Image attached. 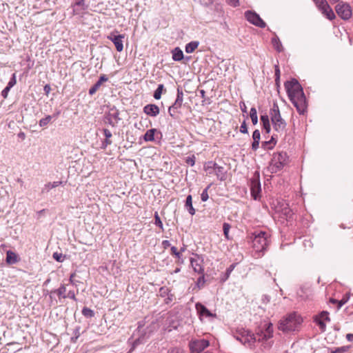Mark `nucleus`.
Returning a JSON list of instances; mask_svg holds the SVG:
<instances>
[{
    "mask_svg": "<svg viewBox=\"0 0 353 353\" xmlns=\"http://www.w3.org/2000/svg\"><path fill=\"white\" fill-rule=\"evenodd\" d=\"M45 92L48 94L51 90L50 86L49 85H46L43 88Z\"/></svg>",
    "mask_w": 353,
    "mask_h": 353,
    "instance_id": "60",
    "label": "nucleus"
},
{
    "mask_svg": "<svg viewBox=\"0 0 353 353\" xmlns=\"http://www.w3.org/2000/svg\"><path fill=\"white\" fill-rule=\"evenodd\" d=\"M203 259H200L199 256L196 258H191L190 263L194 272L199 274H203L204 268L202 265Z\"/></svg>",
    "mask_w": 353,
    "mask_h": 353,
    "instance_id": "16",
    "label": "nucleus"
},
{
    "mask_svg": "<svg viewBox=\"0 0 353 353\" xmlns=\"http://www.w3.org/2000/svg\"><path fill=\"white\" fill-rule=\"evenodd\" d=\"M182 102H183V93L179 92V90H178L177 97L175 100V102L172 105H170L168 107V110H171V108H174V109L180 108L181 106Z\"/></svg>",
    "mask_w": 353,
    "mask_h": 353,
    "instance_id": "22",
    "label": "nucleus"
},
{
    "mask_svg": "<svg viewBox=\"0 0 353 353\" xmlns=\"http://www.w3.org/2000/svg\"><path fill=\"white\" fill-rule=\"evenodd\" d=\"M275 81L276 83L278 84L279 79H280V70L278 65H275Z\"/></svg>",
    "mask_w": 353,
    "mask_h": 353,
    "instance_id": "44",
    "label": "nucleus"
},
{
    "mask_svg": "<svg viewBox=\"0 0 353 353\" xmlns=\"http://www.w3.org/2000/svg\"><path fill=\"white\" fill-rule=\"evenodd\" d=\"M67 297L73 299L74 301H77L75 293L74 291H69L68 294L66 295V298Z\"/></svg>",
    "mask_w": 353,
    "mask_h": 353,
    "instance_id": "54",
    "label": "nucleus"
},
{
    "mask_svg": "<svg viewBox=\"0 0 353 353\" xmlns=\"http://www.w3.org/2000/svg\"><path fill=\"white\" fill-rule=\"evenodd\" d=\"M82 314L85 317H92L94 314L93 310L88 307H83L82 310Z\"/></svg>",
    "mask_w": 353,
    "mask_h": 353,
    "instance_id": "35",
    "label": "nucleus"
},
{
    "mask_svg": "<svg viewBox=\"0 0 353 353\" xmlns=\"http://www.w3.org/2000/svg\"><path fill=\"white\" fill-rule=\"evenodd\" d=\"M52 257L54 260H56L58 262H63L65 259V255H63L61 253L59 252L53 253Z\"/></svg>",
    "mask_w": 353,
    "mask_h": 353,
    "instance_id": "36",
    "label": "nucleus"
},
{
    "mask_svg": "<svg viewBox=\"0 0 353 353\" xmlns=\"http://www.w3.org/2000/svg\"><path fill=\"white\" fill-rule=\"evenodd\" d=\"M245 19L252 24L260 27H265V22L260 17V16L255 12L252 10H248L245 12Z\"/></svg>",
    "mask_w": 353,
    "mask_h": 353,
    "instance_id": "9",
    "label": "nucleus"
},
{
    "mask_svg": "<svg viewBox=\"0 0 353 353\" xmlns=\"http://www.w3.org/2000/svg\"><path fill=\"white\" fill-rule=\"evenodd\" d=\"M163 91L165 92V89L164 88L163 84H159L157 90L154 91V95H153L154 98L155 99H161V94H162Z\"/></svg>",
    "mask_w": 353,
    "mask_h": 353,
    "instance_id": "33",
    "label": "nucleus"
},
{
    "mask_svg": "<svg viewBox=\"0 0 353 353\" xmlns=\"http://www.w3.org/2000/svg\"><path fill=\"white\" fill-rule=\"evenodd\" d=\"M97 90H98L94 86H92L89 90V94L90 95H93L94 94H95L97 92Z\"/></svg>",
    "mask_w": 353,
    "mask_h": 353,
    "instance_id": "58",
    "label": "nucleus"
},
{
    "mask_svg": "<svg viewBox=\"0 0 353 353\" xmlns=\"http://www.w3.org/2000/svg\"><path fill=\"white\" fill-rule=\"evenodd\" d=\"M272 43L276 51L281 52L283 50L282 44L276 36L272 39Z\"/></svg>",
    "mask_w": 353,
    "mask_h": 353,
    "instance_id": "31",
    "label": "nucleus"
},
{
    "mask_svg": "<svg viewBox=\"0 0 353 353\" xmlns=\"http://www.w3.org/2000/svg\"><path fill=\"white\" fill-rule=\"evenodd\" d=\"M210 345L208 340L201 339H192L189 343V347L192 353H200Z\"/></svg>",
    "mask_w": 353,
    "mask_h": 353,
    "instance_id": "6",
    "label": "nucleus"
},
{
    "mask_svg": "<svg viewBox=\"0 0 353 353\" xmlns=\"http://www.w3.org/2000/svg\"><path fill=\"white\" fill-rule=\"evenodd\" d=\"M215 172V174L217 178L221 181H224L226 179L225 172L224 170V168L217 165L216 163H213V166L212 167Z\"/></svg>",
    "mask_w": 353,
    "mask_h": 353,
    "instance_id": "20",
    "label": "nucleus"
},
{
    "mask_svg": "<svg viewBox=\"0 0 353 353\" xmlns=\"http://www.w3.org/2000/svg\"><path fill=\"white\" fill-rule=\"evenodd\" d=\"M260 119H261V123H262L263 126L265 128V114H261L260 116Z\"/></svg>",
    "mask_w": 353,
    "mask_h": 353,
    "instance_id": "62",
    "label": "nucleus"
},
{
    "mask_svg": "<svg viewBox=\"0 0 353 353\" xmlns=\"http://www.w3.org/2000/svg\"><path fill=\"white\" fill-rule=\"evenodd\" d=\"M185 206L191 215H194L195 214V209L192 205V197L191 195H188L186 197Z\"/></svg>",
    "mask_w": 353,
    "mask_h": 353,
    "instance_id": "26",
    "label": "nucleus"
},
{
    "mask_svg": "<svg viewBox=\"0 0 353 353\" xmlns=\"http://www.w3.org/2000/svg\"><path fill=\"white\" fill-rule=\"evenodd\" d=\"M17 261V255L12 251H8L6 253V262L9 264H14Z\"/></svg>",
    "mask_w": 353,
    "mask_h": 353,
    "instance_id": "27",
    "label": "nucleus"
},
{
    "mask_svg": "<svg viewBox=\"0 0 353 353\" xmlns=\"http://www.w3.org/2000/svg\"><path fill=\"white\" fill-rule=\"evenodd\" d=\"M57 118V114L48 115L39 121V125L43 128H46L50 123L54 122Z\"/></svg>",
    "mask_w": 353,
    "mask_h": 353,
    "instance_id": "21",
    "label": "nucleus"
},
{
    "mask_svg": "<svg viewBox=\"0 0 353 353\" xmlns=\"http://www.w3.org/2000/svg\"><path fill=\"white\" fill-rule=\"evenodd\" d=\"M197 313L200 316L212 317L215 316L205 305L201 303H197L195 305Z\"/></svg>",
    "mask_w": 353,
    "mask_h": 353,
    "instance_id": "18",
    "label": "nucleus"
},
{
    "mask_svg": "<svg viewBox=\"0 0 353 353\" xmlns=\"http://www.w3.org/2000/svg\"><path fill=\"white\" fill-rule=\"evenodd\" d=\"M54 292L58 295L59 299L66 298V287L65 285H61Z\"/></svg>",
    "mask_w": 353,
    "mask_h": 353,
    "instance_id": "32",
    "label": "nucleus"
},
{
    "mask_svg": "<svg viewBox=\"0 0 353 353\" xmlns=\"http://www.w3.org/2000/svg\"><path fill=\"white\" fill-rule=\"evenodd\" d=\"M148 114L152 117H156L159 112H145Z\"/></svg>",
    "mask_w": 353,
    "mask_h": 353,
    "instance_id": "63",
    "label": "nucleus"
},
{
    "mask_svg": "<svg viewBox=\"0 0 353 353\" xmlns=\"http://www.w3.org/2000/svg\"><path fill=\"white\" fill-rule=\"evenodd\" d=\"M230 228H231L230 225L228 223H224L223 225V234L227 239H230L229 231H230Z\"/></svg>",
    "mask_w": 353,
    "mask_h": 353,
    "instance_id": "37",
    "label": "nucleus"
},
{
    "mask_svg": "<svg viewBox=\"0 0 353 353\" xmlns=\"http://www.w3.org/2000/svg\"><path fill=\"white\" fill-rule=\"evenodd\" d=\"M276 205L274 203V201L270 204L271 208L274 209L276 212L281 214V216H283L286 220L292 219L294 214L288 204L279 200H276Z\"/></svg>",
    "mask_w": 353,
    "mask_h": 353,
    "instance_id": "5",
    "label": "nucleus"
},
{
    "mask_svg": "<svg viewBox=\"0 0 353 353\" xmlns=\"http://www.w3.org/2000/svg\"><path fill=\"white\" fill-rule=\"evenodd\" d=\"M265 339V334L261 332L259 334V332L248 336L247 341L249 343L252 342L253 343L261 344V345H263V340Z\"/></svg>",
    "mask_w": 353,
    "mask_h": 353,
    "instance_id": "19",
    "label": "nucleus"
},
{
    "mask_svg": "<svg viewBox=\"0 0 353 353\" xmlns=\"http://www.w3.org/2000/svg\"><path fill=\"white\" fill-rule=\"evenodd\" d=\"M108 81V78L107 77V76L105 74H102L99 77V79L94 84L93 86H94L97 90H99L101 86L102 83Z\"/></svg>",
    "mask_w": 353,
    "mask_h": 353,
    "instance_id": "34",
    "label": "nucleus"
},
{
    "mask_svg": "<svg viewBox=\"0 0 353 353\" xmlns=\"http://www.w3.org/2000/svg\"><path fill=\"white\" fill-rule=\"evenodd\" d=\"M235 268V264H232L229 266V268L226 270L225 275H226V279L230 276L231 272L233 271V270Z\"/></svg>",
    "mask_w": 353,
    "mask_h": 353,
    "instance_id": "48",
    "label": "nucleus"
},
{
    "mask_svg": "<svg viewBox=\"0 0 353 353\" xmlns=\"http://www.w3.org/2000/svg\"><path fill=\"white\" fill-rule=\"evenodd\" d=\"M346 339L349 341H353V334H347L346 335Z\"/></svg>",
    "mask_w": 353,
    "mask_h": 353,
    "instance_id": "61",
    "label": "nucleus"
},
{
    "mask_svg": "<svg viewBox=\"0 0 353 353\" xmlns=\"http://www.w3.org/2000/svg\"><path fill=\"white\" fill-rule=\"evenodd\" d=\"M337 14L343 19L347 20L352 15L350 6L345 2H339L335 7Z\"/></svg>",
    "mask_w": 353,
    "mask_h": 353,
    "instance_id": "7",
    "label": "nucleus"
},
{
    "mask_svg": "<svg viewBox=\"0 0 353 353\" xmlns=\"http://www.w3.org/2000/svg\"><path fill=\"white\" fill-rule=\"evenodd\" d=\"M276 143V139L274 137H272L270 141H266V148L272 149Z\"/></svg>",
    "mask_w": 353,
    "mask_h": 353,
    "instance_id": "39",
    "label": "nucleus"
},
{
    "mask_svg": "<svg viewBox=\"0 0 353 353\" xmlns=\"http://www.w3.org/2000/svg\"><path fill=\"white\" fill-rule=\"evenodd\" d=\"M259 141H253V143L252 145L253 150H256L259 148Z\"/></svg>",
    "mask_w": 353,
    "mask_h": 353,
    "instance_id": "56",
    "label": "nucleus"
},
{
    "mask_svg": "<svg viewBox=\"0 0 353 353\" xmlns=\"http://www.w3.org/2000/svg\"><path fill=\"white\" fill-rule=\"evenodd\" d=\"M330 321L329 312L327 311H323L314 317V322L319 326V328L322 332L325 330V322H329Z\"/></svg>",
    "mask_w": 353,
    "mask_h": 353,
    "instance_id": "12",
    "label": "nucleus"
},
{
    "mask_svg": "<svg viewBox=\"0 0 353 353\" xmlns=\"http://www.w3.org/2000/svg\"><path fill=\"white\" fill-rule=\"evenodd\" d=\"M348 299L343 298L341 300L337 302V310H339L344 304L347 302Z\"/></svg>",
    "mask_w": 353,
    "mask_h": 353,
    "instance_id": "49",
    "label": "nucleus"
},
{
    "mask_svg": "<svg viewBox=\"0 0 353 353\" xmlns=\"http://www.w3.org/2000/svg\"><path fill=\"white\" fill-rule=\"evenodd\" d=\"M250 112V118L253 124H256L258 121L257 112Z\"/></svg>",
    "mask_w": 353,
    "mask_h": 353,
    "instance_id": "45",
    "label": "nucleus"
},
{
    "mask_svg": "<svg viewBox=\"0 0 353 353\" xmlns=\"http://www.w3.org/2000/svg\"><path fill=\"white\" fill-rule=\"evenodd\" d=\"M63 183L62 181H54L47 183L41 190V193L48 192L51 189L55 188Z\"/></svg>",
    "mask_w": 353,
    "mask_h": 353,
    "instance_id": "23",
    "label": "nucleus"
},
{
    "mask_svg": "<svg viewBox=\"0 0 353 353\" xmlns=\"http://www.w3.org/2000/svg\"><path fill=\"white\" fill-rule=\"evenodd\" d=\"M168 353H184L183 350L180 347H172L170 349Z\"/></svg>",
    "mask_w": 353,
    "mask_h": 353,
    "instance_id": "46",
    "label": "nucleus"
},
{
    "mask_svg": "<svg viewBox=\"0 0 353 353\" xmlns=\"http://www.w3.org/2000/svg\"><path fill=\"white\" fill-rule=\"evenodd\" d=\"M240 132L242 133H247L248 132V128L247 125L245 121L241 123L240 126Z\"/></svg>",
    "mask_w": 353,
    "mask_h": 353,
    "instance_id": "50",
    "label": "nucleus"
},
{
    "mask_svg": "<svg viewBox=\"0 0 353 353\" xmlns=\"http://www.w3.org/2000/svg\"><path fill=\"white\" fill-rule=\"evenodd\" d=\"M16 83H17L16 74H15V73H14L6 86H8L10 88H12Z\"/></svg>",
    "mask_w": 353,
    "mask_h": 353,
    "instance_id": "40",
    "label": "nucleus"
},
{
    "mask_svg": "<svg viewBox=\"0 0 353 353\" xmlns=\"http://www.w3.org/2000/svg\"><path fill=\"white\" fill-rule=\"evenodd\" d=\"M225 1L230 6L236 7L239 6V0H225Z\"/></svg>",
    "mask_w": 353,
    "mask_h": 353,
    "instance_id": "53",
    "label": "nucleus"
},
{
    "mask_svg": "<svg viewBox=\"0 0 353 353\" xmlns=\"http://www.w3.org/2000/svg\"><path fill=\"white\" fill-rule=\"evenodd\" d=\"M265 130H266V134L269 133V132L270 130V125L269 120H268V118L267 115H266V128H265Z\"/></svg>",
    "mask_w": 353,
    "mask_h": 353,
    "instance_id": "57",
    "label": "nucleus"
},
{
    "mask_svg": "<svg viewBox=\"0 0 353 353\" xmlns=\"http://www.w3.org/2000/svg\"><path fill=\"white\" fill-rule=\"evenodd\" d=\"M75 275H76L75 273L71 274L70 279H69L70 283L74 285H77V281L75 280H74V277L75 276Z\"/></svg>",
    "mask_w": 353,
    "mask_h": 353,
    "instance_id": "55",
    "label": "nucleus"
},
{
    "mask_svg": "<svg viewBox=\"0 0 353 353\" xmlns=\"http://www.w3.org/2000/svg\"><path fill=\"white\" fill-rule=\"evenodd\" d=\"M316 4L327 19L332 20L335 18V14L326 0H316Z\"/></svg>",
    "mask_w": 353,
    "mask_h": 353,
    "instance_id": "10",
    "label": "nucleus"
},
{
    "mask_svg": "<svg viewBox=\"0 0 353 353\" xmlns=\"http://www.w3.org/2000/svg\"><path fill=\"white\" fill-rule=\"evenodd\" d=\"M349 349V346H343L341 347H338L336 349L337 353H344L347 352Z\"/></svg>",
    "mask_w": 353,
    "mask_h": 353,
    "instance_id": "51",
    "label": "nucleus"
},
{
    "mask_svg": "<svg viewBox=\"0 0 353 353\" xmlns=\"http://www.w3.org/2000/svg\"><path fill=\"white\" fill-rule=\"evenodd\" d=\"M253 248L257 252L261 253L263 255L265 250V232H261L255 235L253 239Z\"/></svg>",
    "mask_w": 353,
    "mask_h": 353,
    "instance_id": "8",
    "label": "nucleus"
},
{
    "mask_svg": "<svg viewBox=\"0 0 353 353\" xmlns=\"http://www.w3.org/2000/svg\"><path fill=\"white\" fill-rule=\"evenodd\" d=\"M103 134L105 137V139L102 143V148H105L108 145L112 144V141L110 138L112 137V133L108 129H103Z\"/></svg>",
    "mask_w": 353,
    "mask_h": 353,
    "instance_id": "25",
    "label": "nucleus"
},
{
    "mask_svg": "<svg viewBox=\"0 0 353 353\" xmlns=\"http://www.w3.org/2000/svg\"><path fill=\"white\" fill-rule=\"evenodd\" d=\"M120 119H121L119 117L118 112H115L112 114H111L109 112L108 114L105 116V117L104 119V122L105 123L110 124L112 127H114L117 125V124L118 123V122Z\"/></svg>",
    "mask_w": 353,
    "mask_h": 353,
    "instance_id": "17",
    "label": "nucleus"
},
{
    "mask_svg": "<svg viewBox=\"0 0 353 353\" xmlns=\"http://www.w3.org/2000/svg\"><path fill=\"white\" fill-rule=\"evenodd\" d=\"M156 129H150L148 130L144 134L143 139L145 141H152L154 140V134L156 132Z\"/></svg>",
    "mask_w": 353,
    "mask_h": 353,
    "instance_id": "30",
    "label": "nucleus"
},
{
    "mask_svg": "<svg viewBox=\"0 0 353 353\" xmlns=\"http://www.w3.org/2000/svg\"><path fill=\"white\" fill-rule=\"evenodd\" d=\"M154 223L156 225L159 226L162 230H163L162 221L158 214V212H157L154 214Z\"/></svg>",
    "mask_w": 353,
    "mask_h": 353,
    "instance_id": "38",
    "label": "nucleus"
},
{
    "mask_svg": "<svg viewBox=\"0 0 353 353\" xmlns=\"http://www.w3.org/2000/svg\"><path fill=\"white\" fill-rule=\"evenodd\" d=\"M273 336V329H272V324L271 323H268V326L266 327V341L272 338ZM272 345V342H266V347H271Z\"/></svg>",
    "mask_w": 353,
    "mask_h": 353,
    "instance_id": "28",
    "label": "nucleus"
},
{
    "mask_svg": "<svg viewBox=\"0 0 353 353\" xmlns=\"http://www.w3.org/2000/svg\"><path fill=\"white\" fill-rule=\"evenodd\" d=\"M187 163L190 164L191 165H194V161L192 159H190V158H188L187 159Z\"/></svg>",
    "mask_w": 353,
    "mask_h": 353,
    "instance_id": "64",
    "label": "nucleus"
},
{
    "mask_svg": "<svg viewBox=\"0 0 353 353\" xmlns=\"http://www.w3.org/2000/svg\"><path fill=\"white\" fill-rule=\"evenodd\" d=\"M209 188V186L207 187L201 193V199L202 200V201H206L208 198H209V196H208V190Z\"/></svg>",
    "mask_w": 353,
    "mask_h": 353,
    "instance_id": "41",
    "label": "nucleus"
},
{
    "mask_svg": "<svg viewBox=\"0 0 353 353\" xmlns=\"http://www.w3.org/2000/svg\"><path fill=\"white\" fill-rule=\"evenodd\" d=\"M199 42L197 41H194L188 43L185 46V52L187 53H192L199 46Z\"/></svg>",
    "mask_w": 353,
    "mask_h": 353,
    "instance_id": "29",
    "label": "nucleus"
},
{
    "mask_svg": "<svg viewBox=\"0 0 353 353\" xmlns=\"http://www.w3.org/2000/svg\"><path fill=\"white\" fill-rule=\"evenodd\" d=\"M11 88L6 86L1 92V96L6 99L8 97V92L10 90Z\"/></svg>",
    "mask_w": 353,
    "mask_h": 353,
    "instance_id": "52",
    "label": "nucleus"
},
{
    "mask_svg": "<svg viewBox=\"0 0 353 353\" xmlns=\"http://www.w3.org/2000/svg\"><path fill=\"white\" fill-rule=\"evenodd\" d=\"M260 132L258 130H256L253 132L252 138L253 141H259L260 140Z\"/></svg>",
    "mask_w": 353,
    "mask_h": 353,
    "instance_id": "47",
    "label": "nucleus"
},
{
    "mask_svg": "<svg viewBox=\"0 0 353 353\" xmlns=\"http://www.w3.org/2000/svg\"><path fill=\"white\" fill-rule=\"evenodd\" d=\"M288 162V156L285 152L274 153L271 159L268 170L272 172L280 170Z\"/></svg>",
    "mask_w": 353,
    "mask_h": 353,
    "instance_id": "3",
    "label": "nucleus"
},
{
    "mask_svg": "<svg viewBox=\"0 0 353 353\" xmlns=\"http://www.w3.org/2000/svg\"><path fill=\"white\" fill-rule=\"evenodd\" d=\"M199 2L204 5V6H208L209 4L211 3V0H199Z\"/></svg>",
    "mask_w": 353,
    "mask_h": 353,
    "instance_id": "59",
    "label": "nucleus"
},
{
    "mask_svg": "<svg viewBox=\"0 0 353 353\" xmlns=\"http://www.w3.org/2000/svg\"><path fill=\"white\" fill-rule=\"evenodd\" d=\"M290 101L296 107V110H305L306 108L305 97L299 82L293 79L285 83Z\"/></svg>",
    "mask_w": 353,
    "mask_h": 353,
    "instance_id": "1",
    "label": "nucleus"
},
{
    "mask_svg": "<svg viewBox=\"0 0 353 353\" xmlns=\"http://www.w3.org/2000/svg\"><path fill=\"white\" fill-rule=\"evenodd\" d=\"M71 6L72 8L73 15L82 14L88 9V6L85 4V0H73Z\"/></svg>",
    "mask_w": 353,
    "mask_h": 353,
    "instance_id": "13",
    "label": "nucleus"
},
{
    "mask_svg": "<svg viewBox=\"0 0 353 353\" xmlns=\"http://www.w3.org/2000/svg\"><path fill=\"white\" fill-rule=\"evenodd\" d=\"M124 35L123 34L116 35L113 33H111L110 35L108 36V39L113 42L118 52H121L123 49L122 41Z\"/></svg>",
    "mask_w": 353,
    "mask_h": 353,
    "instance_id": "14",
    "label": "nucleus"
},
{
    "mask_svg": "<svg viewBox=\"0 0 353 353\" xmlns=\"http://www.w3.org/2000/svg\"><path fill=\"white\" fill-rule=\"evenodd\" d=\"M172 54L174 61H180L183 59V52L179 47L175 48L172 50Z\"/></svg>",
    "mask_w": 353,
    "mask_h": 353,
    "instance_id": "24",
    "label": "nucleus"
},
{
    "mask_svg": "<svg viewBox=\"0 0 353 353\" xmlns=\"http://www.w3.org/2000/svg\"><path fill=\"white\" fill-rule=\"evenodd\" d=\"M143 110H159V108L156 105L150 104L145 106Z\"/></svg>",
    "mask_w": 353,
    "mask_h": 353,
    "instance_id": "42",
    "label": "nucleus"
},
{
    "mask_svg": "<svg viewBox=\"0 0 353 353\" xmlns=\"http://www.w3.org/2000/svg\"><path fill=\"white\" fill-rule=\"evenodd\" d=\"M171 252L172 254L175 255L176 258L179 259L181 258V252L178 251L177 248L174 246L171 248Z\"/></svg>",
    "mask_w": 353,
    "mask_h": 353,
    "instance_id": "43",
    "label": "nucleus"
},
{
    "mask_svg": "<svg viewBox=\"0 0 353 353\" xmlns=\"http://www.w3.org/2000/svg\"><path fill=\"white\" fill-rule=\"evenodd\" d=\"M272 121L276 130H283L285 126V123L281 118L280 112H274V115L272 118Z\"/></svg>",
    "mask_w": 353,
    "mask_h": 353,
    "instance_id": "15",
    "label": "nucleus"
},
{
    "mask_svg": "<svg viewBox=\"0 0 353 353\" xmlns=\"http://www.w3.org/2000/svg\"><path fill=\"white\" fill-rule=\"evenodd\" d=\"M256 176L251 181V194L254 199L256 200L260 197V192L261 191V183L259 181V175L258 172H255Z\"/></svg>",
    "mask_w": 353,
    "mask_h": 353,
    "instance_id": "11",
    "label": "nucleus"
},
{
    "mask_svg": "<svg viewBox=\"0 0 353 353\" xmlns=\"http://www.w3.org/2000/svg\"><path fill=\"white\" fill-rule=\"evenodd\" d=\"M302 323L301 317L295 312L288 314L279 323V329L283 332L296 330Z\"/></svg>",
    "mask_w": 353,
    "mask_h": 353,
    "instance_id": "2",
    "label": "nucleus"
},
{
    "mask_svg": "<svg viewBox=\"0 0 353 353\" xmlns=\"http://www.w3.org/2000/svg\"><path fill=\"white\" fill-rule=\"evenodd\" d=\"M143 324L142 322H139L137 330L133 333L132 336L129 339L128 341L132 345L130 352L132 351L139 344L143 343L148 335L146 332L143 330Z\"/></svg>",
    "mask_w": 353,
    "mask_h": 353,
    "instance_id": "4",
    "label": "nucleus"
}]
</instances>
